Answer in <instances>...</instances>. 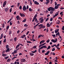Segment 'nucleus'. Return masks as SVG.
I'll return each mask as SVG.
<instances>
[{"instance_id":"obj_39","label":"nucleus","mask_w":64,"mask_h":64,"mask_svg":"<svg viewBox=\"0 0 64 64\" xmlns=\"http://www.w3.org/2000/svg\"><path fill=\"white\" fill-rule=\"evenodd\" d=\"M50 42V40L48 39L46 41V42L47 43H49Z\"/></svg>"},{"instance_id":"obj_7","label":"nucleus","mask_w":64,"mask_h":64,"mask_svg":"<svg viewBox=\"0 0 64 64\" xmlns=\"http://www.w3.org/2000/svg\"><path fill=\"white\" fill-rule=\"evenodd\" d=\"M21 61L23 62H25L26 61V59L24 58H22L21 59Z\"/></svg>"},{"instance_id":"obj_2","label":"nucleus","mask_w":64,"mask_h":64,"mask_svg":"<svg viewBox=\"0 0 64 64\" xmlns=\"http://www.w3.org/2000/svg\"><path fill=\"white\" fill-rule=\"evenodd\" d=\"M54 8H53L52 7H50L49 8H48V10L49 11H50L51 10L52 11H54Z\"/></svg>"},{"instance_id":"obj_14","label":"nucleus","mask_w":64,"mask_h":64,"mask_svg":"<svg viewBox=\"0 0 64 64\" xmlns=\"http://www.w3.org/2000/svg\"><path fill=\"white\" fill-rule=\"evenodd\" d=\"M63 12H60V15H61V17H62L63 16Z\"/></svg>"},{"instance_id":"obj_13","label":"nucleus","mask_w":64,"mask_h":64,"mask_svg":"<svg viewBox=\"0 0 64 64\" xmlns=\"http://www.w3.org/2000/svg\"><path fill=\"white\" fill-rule=\"evenodd\" d=\"M40 22L41 23H42L43 22V21H44V19H42L40 20Z\"/></svg>"},{"instance_id":"obj_12","label":"nucleus","mask_w":64,"mask_h":64,"mask_svg":"<svg viewBox=\"0 0 64 64\" xmlns=\"http://www.w3.org/2000/svg\"><path fill=\"white\" fill-rule=\"evenodd\" d=\"M58 14H59L57 13L56 14H55V15H54L53 17V18H55V17L57 16L58 15Z\"/></svg>"},{"instance_id":"obj_35","label":"nucleus","mask_w":64,"mask_h":64,"mask_svg":"<svg viewBox=\"0 0 64 64\" xmlns=\"http://www.w3.org/2000/svg\"><path fill=\"white\" fill-rule=\"evenodd\" d=\"M20 16H21V17H23V14H21V13H20Z\"/></svg>"},{"instance_id":"obj_43","label":"nucleus","mask_w":64,"mask_h":64,"mask_svg":"<svg viewBox=\"0 0 64 64\" xmlns=\"http://www.w3.org/2000/svg\"><path fill=\"white\" fill-rule=\"evenodd\" d=\"M48 20H49V18H48L46 19V21H48Z\"/></svg>"},{"instance_id":"obj_24","label":"nucleus","mask_w":64,"mask_h":64,"mask_svg":"<svg viewBox=\"0 0 64 64\" xmlns=\"http://www.w3.org/2000/svg\"><path fill=\"white\" fill-rule=\"evenodd\" d=\"M12 33V31L11 30H10L9 31V35H10V34H11Z\"/></svg>"},{"instance_id":"obj_11","label":"nucleus","mask_w":64,"mask_h":64,"mask_svg":"<svg viewBox=\"0 0 64 64\" xmlns=\"http://www.w3.org/2000/svg\"><path fill=\"white\" fill-rule=\"evenodd\" d=\"M50 53V51H48L47 52H46V53L45 54V55H48L49 53Z\"/></svg>"},{"instance_id":"obj_47","label":"nucleus","mask_w":64,"mask_h":64,"mask_svg":"<svg viewBox=\"0 0 64 64\" xmlns=\"http://www.w3.org/2000/svg\"><path fill=\"white\" fill-rule=\"evenodd\" d=\"M12 8H10V13H11V12H12Z\"/></svg>"},{"instance_id":"obj_5","label":"nucleus","mask_w":64,"mask_h":64,"mask_svg":"<svg viewBox=\"0 0 64 64\" xmlns=\"http://www.w3.org/2000/svg\"><path fill=\"white\" fill-rule=\"evenodd\" d=\"M7 3V1H5L3 4V7H5V5H6V4Z\"/></svg>"},{"instance_id":"obj_48","label":"nucleus","mask_w":64,"mask_h":64,"mask_svg":"<svg viewBox=\"0 0 64 64\" xmlns=\"http://www.w3.org/2000/svg\"><path fill=\"white\" fill-rule=\"evenodd\" d=\"M19 9L20 10H21V9H22V6H20L19 7Z\"/></svg>"},{"instance_id":"obj_41","label":"nucleus","mask_w":64,"mask_h":64,"mask_svg":"<svg viewBox=\"0 0 64 64\" xmlns=\"http://www.w3.org/2000/svg\"><path fill=\"white\" fill-rule=\"evenodd\" d=\"M8 58H9V56H6V57H4V58H5V59H8Z\"/></svg>"},{"instance_id":"obj_17","label":"nucleus","mask_w":64,"mask_h":64,"mask_svg":"<svg viewBox=\"0 0 64 64\" xmlns=\"http://www.w3.org/2000/svg\"><path fill=\"white\" fill-rule=\"evenodd\" d=\"M7 54H2V56L4 57H6V56H7Z\"/></svg>"},{"instance_id":"obj_51","label":"nucleus","mask_w":64,"mask_h":64,"mask_svg":"<svg viewBox=\"0 0 64 64\" xmlns=\"http://www.w3.org/2000/svg\"><path fill=\"white\" fill-rule=\"evenodd\" d=\"M52 36H53V37L54 38L56 37V36L55 35V34H52Z\"/></svg>"},{"instance_id":"obj_36","label":"nucleus","mask_w":64,"mask_h":64,"mask_svg":"<svg viewBox=\"0 0 64 64\" xmlns=\"http://www.w3.org/2000/svg\"><path fill=\"white\" fill-rule=\"evenodd\" d=\"M54 12V11L53 10H51L50 12V14H52L53 13V12Z\"/></svg>"},{"instance_id":"obj_8","label":"nucleus","mask_w":64,"mask_h":64,"mask_svg":"<svg viewBox=\"0 0 64 64\" xmlns=\"http://www.w3.org/2000/svg\"><path fill=\"white\" fill-rule=\"evenodd\" d=\"M10 51V48H7L6 50L5 51L6 52H9V51Z\"/></svg>"},{"instance_id":"obj_52","label":"nucleus","mask_w":64,"mask_h":64,"mask_svg":"<svg viewBox=\"0 0 64 64\" xmlns=\"http://www.w3.org/2000/svg\"><path fill=\"white\" fill-rule=\"evenodd\" d=\"M19 44L20 46L21 45V46H23V45L22 44Z\"/></svg>"},{"instance_id":"obj_54","label":"nucleus","mask_w":64,"mask_h":64,"mask_svg":"<svg viewBox=\"0 0 64 64\" xmlns=\"http://www.w3.org/2000/svg\"><path fill=\"white\" fill-rule=\"evenodd\" d=\"M20 32V30H18V31L17 32V33L18 34H19Z\"/></svg>"},{"instance_id":"obj_50","label":"nucleus","mask_w":64,"mask_h":64,"mask_svg":"<svg viewBox=\"0 0 64 64\" xmlns=\"http://www.w3.org/2000/svg\"><path fill=\"white\" fill-rule=\"evenodd\" d=\"M35 18H34L32 20V22H34V20H35Z\"/></svg>"},{"instance_id":"obj_28","label":"nucleus","mask_w":64,"mask_h":64,"mask_svg":"<svg viewBox=\"0 0 64 64\" xmlns=\"http://www.w3.org/2000/svg\"><path fill=\"white\" fill-rule=\"evenodd\" d=\"M11 61V59H10V58H8V59L7 60V62H10V61Z\"/></svg>"},{"instance_id":"obj_27","label":"nucleus","mask_w":64,"mask_h":64,"mask_svg":"<svg viewBox=\"0 0 64 64\" xmlns=\"http://www.w3.org/2000/svg\"><path fill=\"white\" fill-rule=\"evenodd\" d=\"M37 47V46H34L33 47H32V48L33 49H36V47Z\"/></svg>"},{"instance_id":"obj_31","label":"nucleus","mask_w":64,"mask_h":64,"mask_svg":"<svg viewBox=\"0 0 64 64\" xmlns=\"http://www.w3.org/2000/svg\"><path fill=\"white\" fill-rule=\"evenodd\" d=\"M26 21V19L25 18L24 20L22 21V22H25Z\"/></svg>"},{"instance_id":"obj_3","label":"nucleus","mask_w":64,"mask_h":64,"mask_svg":"<svg viewBox=\"0 0 64 64\" xmlns=\"http://www.w3.org/2000/svg\"><path fill=\"white\" fill-rule=\"evenodd\" d=\"M23 10L24 11H25V12H26V11L27 9H26V6H25L24 5L23 6Z\"/></svg>"},{"instance_id":"obj_45","label":"nucleus","mask_w":64,"mask_h":64,"mask_svg":"<svg viewBox=\"0 0 64 64\" xmlns=\"http://www.w3.org/2000/svg\"><path fill=\"white\" fill-rule=\"evenodd\" d=\"M53 20V18H52L50 19V21H52Z\"/></svg>"},{"instance_id":"obj_37","label":"nucleus","mask_w":64,"mask_h":64,"mask_svg":"<svg viewBox=\"0 0 64 64\" xmlns=\"http://www.w3.org/2000/svg\"><path fill=\"white\" fill-rule=\"evenodd\" d=\"M4 43H5L6 42V38H5L4 39V41H3Z\"/></svg>"},{"instance_id":"obj_33","label":"nucleus","mask_w":64,"mask_h":64,"mask_svg":"<svg viewBox=\"0 0 64 64\" xmlns=\"http://www.w3.org/2000/svg\"><path fill=\"white\" fill-rule=\"evenodd\" d=\"M20 3H18L17 4V6L18 7H19V5H20Z\"/></svg>"},{"instance_id":"obj_22","label":"nucleus","mask_w":64,"mask_h":64,"mask_svg":"<svg viewBox=\"0 0 64 64\" xmlns=\"http://www.w3.org/2000/svg\"><path fill=\"white\" fill-rule=\"evenodd\" d=\"M14 42H16V41H17V37H16L14 38Z\"/></svg>"},{"instance_id":"obj_63","label":"nucleus","mask_w":64,"mask_h":64,"mask_svg":"<svg viewBox=\"0 0 64 64\" xmlns=\"http://www.w3.org/2000/svg\"><path fill=\"white\" fill-rule=\"evenodd\" d=\"M22 55V53H20L19 54V55Z\"/></svg>"},{"instance_id":"obj_10","label":"nucleus","mask_w":64,"mask_h":64,"mask_svg":"<svg viewBox=\"0 0 64 64\" xmlns=\"http://www.w3.org/2000/svg\"><path fill=\"white\" fill-rule=\"evenodd\" d=\"M16 18L18 20H20V18H19V16H18L16 17Z\"/></svg>"},{"instance_id":"obj_20","label":"nucleus","mask_w":64,"mask_h":64,"mask_svg":"<svg viewBox=\"0 0 64 64\" xmlns=\"http://www.w3.org/2000/svg\"><path fill=\"white\" fill-rule=\"evenodd\" d=\"M20 46L19 45V44L18 45L16 46V49H17V48H18V47H19Z\"/></svg>"},{"instance_id":"obj_40","label":"nucleus","mask_w":64,"mask_h":64,"mask_svg":"<svg viewBox=\"0 0 64 64\" xmlns=\"http://www.w3.org/2000/svg\"><path fill=\"white\" fill-rule=\"evenodd\" d=\"M33 10H32V9L31 8H29V11H32Z\"/></svg>"},{"instance_id":"obj_26","label":"nucleus","mask_w":64,"mask_h":64,"mask_svg":"<svg viewBox=\"0 0 64 64\" xmlns=\"http://www.w3.org/2000/svg\"><path fill=\"white\" fill-rule=\"evenodd\" d=\"M26 42L28 43H31V41H28V40H26Z\"/></svg>"},{"instance_id":"obj_29","label":"nucleus","mask_w":64,"mask_h":64,"mask_svg":"<svg viewBox=\"0 0 64 64\" xmlns=\"http://www.w3.org/2000/svg\"><path fill=\"white\" fill-rule=\"evenodd\" d=\"M59 8V6H55V8L56 9H57Z\"/></svg>"},{"instance_id":"obj_32","label":"nucleus","mask_w":64,"mask_h":64,"mask_svg":"<svg viewBox=\"0 0 64 64\" xmlns=\"http://www.w3.org/2000/svg\"><path fill=\"white\" fill-rule=\"evenodd\" d=\"M46 1L47 3H49L50 2V1L49 0H46Z\"/></svg>"},{"instance_id":"obj_1","label":"nucleus","mask_w":64,"mask_h":64,"mask_svg":"<svg viewBox=\"0 0 64 64\" xmlns=\"http://www.w3.org/2000/svg\"><path fill=\"white\" fill-rule=\"evenodd\" d=\"M38 27H40L39 28V29H41L42 28H45V26L43 25V24H41L38 25Z\"/></svg>"},{"instance_id":"obj_21","label":"nucleus","mask_w":64,"mask_h":64,"mask_svg":"<svg viewBox=\"0 0 64 64\" xmlns=\"http://www.w3.org/2000/svg\"><path fill=\"white\" fill-rule=\"evenodd\" d=\"M6 49L9 48V45H8V44L6 45Z\"/></svg>"},{"instance_id":"obj_44","label":"nucleus","mask_w":64,"mask_h":64,"mask_svg":"<svg viewBox=\"0 0 64 64\" xmlns=\"http://www.w3.org/2000/svg\"><path fill=\"white\" fill-rule=\"evenodd\" d=\"M57 34H58V36H60V33H59V32H58V33H57Z\"/></svg>"},{"instance_id":"obj_18","label":"nucleus","mask_w":64,"mask_h":64,"mask_svg":"<svg viewBox=\"0 0 64 64\" xmlns=\"http://www.w3.org/2000/svg\"><path fill=\"white\" fill-rule=\"evenodd\" d=\"M59 29H58L57 30H55V33H57L58 31H59Z\"/></svg>"},{"instance_id":"obj_53","label":"nucleus","mask_w":64,"mask_h":64,"mask_svg":"<svg viewBox=\"0 0 64 64\" xmlns=\"http://www.w3.org/2000/svg\"><path fill=\"white\" fill-rule=\"evenodd\" d=\"M59 45H60L59 44H58L56 46L57 47H59Z\"/></svg>"},{"instance_id":"obj_60","label":"nucleus","mask_w":64,"mask_h":64,"mask_svg":"<svg viewBox=\"0 0 64 64\" xmlns=\"http://www.w3.org/2000/svg\"><path fill=\"white\" fill-rule=\"evenodd\" d=\"M55 4L54 5L55 6H56L57 5V2H55Z\"/></svg>"},{"instance_id":"obj_19","label":"nucleus","mask_w":64,"mask_h":64,"mask_svg":"<svg viewBox=\"0 0 64 64\" xmlns=\"http://www.w3.org/2000/svg\"><path fill=\"white\" fill-rule=\"evenodd\" d=\"M30 56H32L34 55V54L31 53H30Z\"/></svg>"},{"instance_id":"obj_38","label":"nucleus","mask_w":64,"mask_h":64,"mask_svg":"<svg viewBox=\"0 0 64 64\" xmlns=\"http://www.w3.org/2000/svg\"><path fill=\"white\" fill-rule=\"evenodd\" d=\"M9 26H8L6 27V30H8V29H9Z\"/></svg>"},{"instance_id":"obj_64","label":"nucleus","mask_w":64,"mask_h":64,"mask_svg":"<svg viewBox=\"0 0 64 64\" xmlns=\"http://www.w3.org/2000/svg\"><path fill=\"white\" fill-rule=\"evenodd\" d=\"M60 9H61V10H62V9H64V8H63V7H62L60 8Z\"/></svg>"},{"instance_id":"obj_34","label":"nucleus","mask_w":64,"mask_h":64,"mask_svg":"<svg viewBox=\"0 0 64 64\" xmlns=\"http://www.w3.org/2000/svg\"><path fill=\"white\" fill-rule=\"evenodd\" d=\"M56 48H57V49H58V50H60V48L58 47H57V46H56Z\"/></svg>"},{"instance_id":"obj_59","label":"nucleus","mask_w":64,"mask_h":64,"mask_svg":"<svg viewBox=\"0 0 64 64\" xmlns=\"http://www.w3.org/2000/svg\"><path fill=\"white\" fill-rule=\"evenodd\" d=\"M41 37V35H40L38 36V37H39V38H40Z\"/></svg>"},{"instance_id":"obj_9","label":"nucleus","mask_w":64,"mask_h":64,"mask_svg":"<svg viewBox=\"0 0 64 64\" xmlns=\"http://www.w3.org/2000/svg\"><path fill=\"white\" fill-rule=\"evenodd\" d=\"M34 4H36V5H39V2H37L36 1H35L34 2Z\"/></svg>"},{"instance_id":"obj_46","label":"nucleus","mask_w":64,"mask_h":64,"mask_svg":"<svg viewBox=\"0 0 64 64\" xmlns=\"http://www.w3.org/2000/svg\"><path fill=\"white\" fill-rule=\"evenodd\" d=\"M34 35H33L32 36V39H34Z\"/></svg>"},{"instance_id":"obj_23","label":"nucleus","mask_w":64,"mask_h":64,"mask_svg":"<svg viewBox=\"0 0 64 64\" xmlns=\"http://www.w3.org/2000/svg\"><path fill=\"white\" fill-rule=\"evenodd\" d=\"M47 26H48V27H50V25L49 24V23H47Z\"/></svg>"},{"instance_id":"obj_42","label":"nucleus","mask_w":64,"mask_h":64,"mask_svg":"<svg viewBox=\"0 0 64 64\" xmlns=\"http://www.w3.org/2000/svg\"><path fill=\"white\" fill-rule=\"evenodd\" d=\"M55 48H52V51H55Z\"/></svg>"},{"instance_id":"obj_56","label":"nucleus","mask_w":64,"mask_h":64,"mask_svg":"<svg viewBox=\"0 0 64 64\" xmlns=\"http://www.w3.org/2000/svg\"><path fill=\"white\" fill-rule=\"evenodd\" d=\"M30 32L29 31H28L27 32V33L26 34V35H28L29 33Z\"/></svg>"},{"instance_id":"obj_16","label":"nucleus","mask_w":64,"mask_h":64,"mask_svg":"<svg viewBox=\"0 0 64 64\" xmlns=\"http://www.w3.org/2000/svg\"><path fill=\"white\" fill-rule=\"evenodd\" d=\"M60 21L59 20H58V21L56 22V24H60Z\"/></svg>"},{"instance_id":"obj_61","label":"nucleus","mask_w":64,"mask_h":64,"mask_svg":"<svg viewBox=\"0 0 64 64\" xmlns=\"http://www.w3.org/2000/svg\"><path fill=\"white\" fill-rule=\"evenodd\" d=\"M62 30H64V26H62Z\"/></svg>"},{"instance_id":"obj_4","label":"nucleus","mask_w":64,"mask_h":64,"mask_svg":"<svg viewBox=\"0 0 64 64\" xmlns=\"http://www.w3.org/2000/svg\"><path fill=\"white\" fill-rule=\"evenodd\" d=\"M51 41L52 42H54V43H56L57 41V39L56 38L55 40L54 39H52L51 40Z\"/></svg>"},{"instance_id":"obj_55","label":"nucleus","mask_w":64,"mask_h":64,"mask_svg":"<svg viewBox=\"0 0 64 64\" xmlns=\"http://www.w3.org/2000/svg\"><path fill=\"white\" fill-rule=\"evenodd\" d=\"M41 41H42V43H44V42H45V41L44 40H42Z\"/></svg>"},{"instance_id":"obj_25","label":"nucleus","mask_w":64,"mask_h":64,"mask_svg":"<svg viewBox=\"0 0 64 64\" xmlns=\"http://www.w3.org/2000/svg\"><path fill=\"white\" fill-rule=\"evenodd\" d=\"M50 48H51V46H49L47 48V50H48V49H50Z\"/></svg>"},{"instance_id":"obj_62","label":"nucleus","mask_w":64,"mask_h":64,"mask_svg":"<svg viewBox=\"0 0 64 64\" xmlns=\"http://www.w3.org/2000/svg\"><path fill=\"white\" fill-rule=\"evenodd\" d=\"M45 51V50H42V52L43 53H44V52Z\"/></svg>"},{"instance_id":"obj_49","label":"nucleus","mask_w":64,"mask_h":64,"mask_svg":"<svg viewBox=\"0 0 64 64\" xmlns=\"http://www.w3.org/2000/svg\"><path fill=\"white\" fill-rule=\"evenodd\" d=\"M14 54H15V53H17V51L15 50L14 51Z\"/></svg>"},{"instance_id":"obj_30","label":"nucleus","mask_w":64,"mask_h":64,"mask_svg":"<svg viewBox=\"0 0 64 64\" xmlns=\"http://www.w3.org/2000/svg\"><path fill=\"white\" fill-rule=\"evenodd\" d=\"M37 14H36L34 16V18H36L37 17Z\"/></svg>"},{"instance_id":"obj_58","label":"nucleus","mask_w":64,"mask_h":64,"mask_svg":"<svg viewBox=\"0 0 64 64\" xmlns=\"http://www.w3.org/2000/svg\"><path fill=\"white\" fill-rule=\"evenodd\" d=\"M35 20L34 21L35 22H36V21H37V18H36L35 19Z\"/></svg>"},{"instance_id":"obj_15","label":"nucleus","mask_w":64,"mask_h":64,"mask_svg":"<svg viewBox=\"0 0 64 64\" xmlns=\"http://www.w3.org/2000/svg\"><path fill=\"white\" fill-rule=\"evenodd\" d=\"M3 37V34H1L0 39H1L2 38V37Z\"/></svg>"},{"instance_id":"obj_57","label":"nucleus","mask_w":64,"mask_h":64,"mask_svg":"<svg viewBox=\"0 0 64 64\" xmlns=\"http://www.w3.org/2000/svg\"><path fill=\"white\" fill-rule=\"evenodd\" d=\"M5 52V51L4 50L2 52V54H4V53Z\"/></svg>"},{"instance_id":"obj_6","label":"nucleus","mask_w":64,"mask_h":64,"mask_svg":"<svg viewBox=\"0 0 64 64\" xmlns=\"http://www.w3.org/2000/svg\"><path fill=\"white\" fill-rule=\"evenodd\" d=\"M4 10L6 12H8V11H9V8L8 7H6V8H4Z\"/></svg>"}]
</instances>
